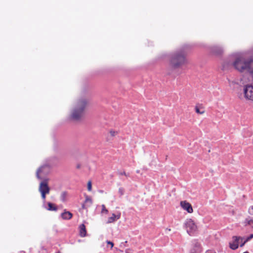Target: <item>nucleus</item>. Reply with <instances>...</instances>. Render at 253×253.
Segmentation results:
<instances>
[{
    "label": "nucleus",
    "instance_id": "20",
    "mask_svg": "<svg viewBox=\"0 0 253 253\" xmlns=\"http://www.w3.org/2000/svg\"><path fill=\"white\" fill-rule=\"evenodd\" d=\"M125 190L123 188H120L118 190V193L121 195L122 196L124 194Z\"/></svg>",
    "mask_w": 253,
    "mask_h": 253
},
{
    "label": "nucleus",
    "instance_id": "14",
    "mask_svg": "<svg viewBox=\"0 0 253 253\" xmlns=\"http://www.w3.org/2000/svg\"><path fill=\"white\" fill-rule=\"evenodd\" d=\"M47 205H48L47 210L56 211L57 210V208L55 207V206L54 204H53L51 203H48Z\"/></svg>",
    "mask_w": 253,
    "mask_h": 253
},
{
    "label": "nucleus",
    "instance_id": "2",
    "mask_svg": "<svg viewBox=\"0 0 253 253\" xmlns=\"http://www.w3.org/2000/svg\"><path fill=\"white\" fill-rule=\"evenodd\" d=\"M186 62L185 53L183 49L174 52L171 56L170 63L172 67L178 68Z\"/></svg>",
    "mask_w": 253,
    "mask_h": 253
},
{
    "label": "nucleus",
    "instance_id": "12",
    "mask_svg": "<svg viewBox=\"0 0 253 253\" xmlns=\"http://www.w3.org/2000/svg\"><path fill=\"white\" fill-rule=\"evenodd\" d=\"M86 231L85 226L84 224L80 226V234L81 237H85L86 236Z\"/></svg>",
    "mask_w": 253,
    "mask_h": 253
},
{
    "label": "nucleus",
    "instance_id": "25",
    "mask_svg": "<svg viewBox=\"0 0 253 253\" xmlns=\"http://www.w3.org/2000/svg\"><path fill=\"white\" fill-rule=\"evenodd\" d=\"M253 238V234H251L245 240L247 242Z\"/></svg>",
    "mask_w": 253,
    "mask_h": 253
},
{
    "label": "nucleus",
    "instance_id": "27",
    "mask_svg": "<svg viewBox=\"0 0 253 253\" xmlns=\"http://www.w3.org/2000/svg\"><path fill=\"white\" fill-rule=\"evenodd\" d=\"M120 174H121V175H126H126H126V172H125V171H123V172H121V173H120Z\"/></svg>",
    "mask_w": 253,
    "mask_h": 253
},
{
    "label": "nucleus",
    "instance_id": "18",
    "mask_svg": "<svg viewBox=\"0 0 253 253\" xmlns=\"http://www.w3.org/2000/svg\"><path fill=\"white\" fill-rule=\"evenodd\" d=\"M102 210H101V213H105L107 214L108 212V210L106 209V207L104 205H102L101 206Z\"/></svg>",
    "mask_w": 253,
    "mask_h": 253
},
{
    "label": "nucleus",
    "instance_id": "10",
    "mask_svg": "<svg viewBox=\"0 0 253 253\" xmlns=\"http://www.w3.org/2000/svg\"><path fill=\"white\" fill-rule=\"evenodd\" d=\"M234 240L233 243H230V248L232 250H236L238 248V242L240 240H243V238L240 237L234 236L233 237Z\"/></svg>",
    "mask_w": 253,
    "mask_h": 253
},
{
    "label": "nucleus",
    "instance_id": "11",
    "mask_svg": "<svg viewBox=\"0 0 253 253\" xmlns=\"http://www.w3.org/2000/svg\"><path fill=\"white\" fill-rule=\"evenodd\" d=\"M121 217V213L118 212V213L116 215L114 213L112 214V216L108 218V220L107 221V223H111L115 222L117 220L120 219Z\"/></svg>",
    "mask_w": 253,
    "mask_h": 253
},
{
    "label": "nucleus",
    "instance_id": "7",
    "mask_svg": "<svg viewBox=\"0 0 253 253\" xmlns=\"http://www.w3.org/2000/svg\"><path fill=\"white\" fill-rule=\"evenodd\" d=\"M249 82V78L247 76L244 75L240 77L239 79L231 82V85L236 84L240 85H247Z\"/></svg>",
    "mask_w": 253,
    "mask_h": 253
},
{
    "label": "nucleus",
    "instance_id": "15",
    "mask_svg": "<svg viewBox=\"0 0 253 253\" xmlns=\"http://www.w3.org/2000/svg\"><path fill=\"white\" fill-rule=\"evenodd\" d=\"M67 196V192L65 191L62 192L60 195V200L63 202H65L66 201Z\"/></svg>",
    "mask_w": 253,
    "mask_h": 253
},
{
    "label": "nucleus",
    "instance_id": "16",
    "mask_svg": "<svg viewBox=\"0 0 253 253\" xmlns=\"http://www.w3.org/2000/svg\"><path fill=\"white\" fill-rule=\"evenodd\" d=\"M245 225H250L253 228V220L250 218H247L245 221Z\"/></svg>",
    "mask_w": 253,
    "mask_h": 253
},
{
    "label": "nucleus",
    "instance_id": "28",
    "mask_svg": "<svg viewBox=\"0 0 253 253\" xmlns=\"http://www.w3.org/2000/svg\"><path fill=\"white\" fill-rule=\"evenodd\" d=\"M247 242L246 241V240H245L242 243V244L240 245L241 247H243L245 244Z\"/></svg>",
    "mask_w": 253,
    "mask_h": 253
},
{
    "label": "nucleus",
    "instance_id": "29",
    "mask_svg": "<svg viewBox=\"0 0 253 253\" xmlns=\"http://www.w3.org/2000/svg\"><path fill=\"white\" fill-rule=\"evenodd\" d=\"M82 207H83V208H84V205H83Z\"/></svg>",
    "mask_w": 253,
    "mask_h": 253
},
{
    "label": "nucleus",
    "instance_id": "1",
    "mask_svg": "<svg viewBox=\"0 0 253 253\" xmlns=\"http://www.w3.org/2000/svg\"><path fill=\"white\" fill-rule=\"evenodd\" d=\"M88 104V100L84 97L77 99L73 104L70 117L74 121H79L84 115L85 109Z\"/></svg>",
    "mask_w": 253,
    "mask_h": 253
},
{
    "label": "nucleus",
    "instance_id": "30",
    "mask_svg": "<svg viewBox=\"0 0 253 253\" xmlns=\"http://www.w3.org/2000/svg\"><path fill=\"white\" fill-rule=\"evenodd\" d=\"M249 253V252H244V253Z\"/></svg>",
    "mask_w": 253,
    "mask_h": 253
},
{
    "label": "nucleus",
    "instance_id": "3",
    "mask_svg": "<svg viewBox=\"0 0 253 253\" xmlns=\"http://www.w3.org/2000/svg\"><path fill=\"white\" fill-rule=\"evenodd\" d=\"M49 180V178H44L41 181L39 184V191L44 201L46 198V195L48 194L50 192V187L48 186Z\"/></svg>",
    "mask_w": 253,
    "mask_h": 253
},
{
    "label": "nucleus",
    "instance_id": "23",
    "mask_svg": "<svg viewBox=\"0 0 253 253\" xmlns=\"http://www.w3.org/2000/svg\"><path fill=\"white\" fill-rule=\"evenodd\" d=\"M107 244L109 245L110 246V248L112 249L113 248V246H114V243L112 242H111V241H107L106 242Z\"/></svg>",
    "mask_w": 253,
    "mask_h": 253
},
{
    "label": "nucleus",
    "instance_id": "4",
    "mask_svg": "<svg viewBox=\"0 0 253 253\" xmlns=\"http://www.w3.org/2000/svg\"><path fill=\"white\" fill-rule=\"evenodd\" d=\"M184 225L187 233L189 235H192L197 231V225L194 221L191 219H187L185 221Z\"/></svg>",
    "mask_w": 253,
    "mask_h": 253
},
{
    "label": "nucleus",
    "instance_id": "6",
    "mask_svg": "<svg viewBox=\"0 0 253 253\" xmlns=\"http://www.w3.org/2000/svg\"><path fill=\"white\" fill-rule=\"evenodd\" d=\"M244 97L247 100H253V85L247 84L243 89Z\"/></svg>",
    "mask_w": 253,
    "mask_h": 253
},
{
    "label": "nucleus",
    "instance_id": "17",
    "mask_svg": "<svg viewBox=\"0 0 253 253\" xmlns=\"http://www.w3.org/2000/svg\"><path fill=\"white\" fill-rule=\"evenodd\" d=\"M195 111L197 113L199 114H203L205 113V110L203 108H200L198 106H196L195 107Z\"/></svg>",
    "mask_w": 253,
    "mask_h": 253
},
{
    "label": "nucleus",
    "instance_id": "13",
    "mask_svg": "<svg viewBox=\"0 0 253 253\" xmlns=\"http://www.w3.org/2000/svg\"><path fill=\"white\" fill-rule=\"evenodd\" d=\"M61 216L64 219H70L72 217V214L69 211H65L61 214Z\"/></svg>",
    "mask_w": 253,
    "mask_h": 253
},
{
    "label": "nucleus",
    "instance_id": "24",
    "mask_svg": "<svg viewBox=\"0 0 253 253\" xmlns=\"http://www.w3.org/2000/svg\"><path fill=\"white\" fill-rule=\"evenodd\" d=\"M85 202L86 203L89 202L90 204L92 203L91 199L89 197H86L85 201Z\"/></svg>",
    "mask_w": 253,
    "mask_h": 253
},
{
    "label": "nucleus",
    "instance_id": "21",
    "mask_svg": "<svg viewBox=\"0 0 253 253\" xmlns=\"http://www.w3.org/2000/svg\"><path fill=\"white\" fill-rule=\"evenodd\" d=\"M248 211L250 214L253 215V206H251L249 208Z\"/></svg>",
    "mask_w": 253,
    "mask_h": 253
},
{
    "label": "nucleus",
    "instance_id": "22",
    "mask_svg": "<svg viewBox=\"0 0 253 253\" xmlns=\"http://www.w3.org/2000/svg\"><path fill=\"white\" fill-rule=\"evenodd\" d=\"M110 133L111 136H114L117 134V131H114V130H110Z\"/></svg>",
    "mask_w": 253,
    "mask_h": 253
},
{
    "label": "nucleus",
    "instance_id": "5",
    "mask_svg": "<svg viewBox=\"0 0 253 253\" xmlns=\"http://www.w3.org/2000/svg\"><path fill=\"white\" fill-rule=\"evenodd\" d=\"M50 172V167L47 165L41 166L37 170L36 175L39 179H42V177L48 174Z\"/></svg>",
    "mask_w": 253,
    "mask_h": 253
},
{
    "label": "nucleus",
    "instance_id": "19",
    "mask_svg": "<svg viewBox=\"0 0 253 253\" xmlns=\"http://www.w3.org/2000/svg\"><path fill=\"white\" fill-rule=\"evenodd\" d=\"M87 190L91 191L92 190V183L91 181H88L87 184Z\"/></svg>",
    "mask_w": 253,
    "mask_h": 253
},
{
    "label": "nucleus",
    "instance_id": "26",
    "mask_svg": "<svg viewBox=\"0 0 253 253\" xmlns=\"http://www.w3.org/2000/svg\"><path fill=\"white\" fill-rule=\"evenodd\" d=\"M126 253H132L131 251L130 250H127L126 251Z\"/></svg>",
    "mask_w": 253,
    "mask_h": 253
},
{
    "label": "nucleus",
    "instance_id": "9",
    "mask_svg": "<svg viewBox=\"0 0 253 253\" xmlns=\"http://www.w3.org/2000/svg\"><path fill=\"white\" fill-rule=\"evenodd\" d=\"M223 52L222 47L218 46H213L211 49V53L213 55L219 56L222 54Z\"/></svg>",
    "mask_w": 253,
    "mask_h": 253
},
{
    "label": "nucleus",
    "instance_id": "8",
    "mask_svg": "<svg viewBox=\"0 0 253 253\" xmlns=\"http://www.w3.org/2000/svg\"><path fill=\"white\" fill-rule=\"evenodd\" d=\"M180 206L183 210L186 211L188 213H192L193 211L191 205L186 201H181Z\"/></svg>",
    "mask_w": 253,
    "mask_h": 253
}]
</instances>
